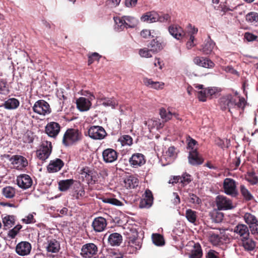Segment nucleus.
I'll return each instance as SVG.
<instances>
[{
  "mask_svg": "<svg viewBox=\"0 0 258 258\" xmlns=\"http://www.w3.org/2000/svg\"><path fill=\"white\" fill-rule=\"evenodd\" d=\"M22 221L26 224L34 223L35 222V220L32 214H29L25 218L22 219Z\"/></svg>",
  "mask_w": 258,
  "mask_h": 258,
  "instance_id": "55",
  "label": "nucleus"
},
{
  "mask_svg": "<svg viewBox=\"0 0 258 258\" xmlns=\"http://www.w3.org/2000/svg\"><path fill=\"white\" fill-rule=\"evenodd\" d=\"M100 102L104 106H110L112 108H115L116 106L118 105L117 101L113 98H102L100 100Z\"/></svg>",
  "mask_w": 258,
  "mask_h": 258,
  "instance_id": "39",
  "label": "nucleus"
},
{
  "mask_svg": "<svg viewBox=\"0 0 258 258\" xmlns=\"http://www.w3.org/2000/svg\"><path fill=\"white\" fill-rule=\"evenodd\" d=\"M195 37L192 35H190L189 40L186 43V48L188 49H191L195 44H194Z\"/></svg>",
  "mask_w": 258,
  "mask_h": 258,
  "instance_id": "59",
  "label": "nucleus"
},
{
  "mask_svg": "<svg viewBox=\"0 0 258 258\" xmlns=\"http://www.w3.org/2000/svg\"><path fill=\"white\" fill-rule=\"evenodd\" d=\"M63 161L58 158L51 160L47 167V169L49 173H54L59 171L63 167Z\"/></svg>",
  "mask_w": 258,
  "mask_h": 258,
  "instance_id": "20",
  "label": "nucleus"
},
{
  "mask_svg": "<svg viewBox=\"0 0 258 258\" xmlns=\"http://www.w3.org/2000/svg\"><path fill=\"white\" fill-rule=\"evenodd\" d=\"M194 62L197 65L205 68H213L215 66L212 61L204 57L197 56L194 59Z\"/></svg>",
  "mask_w": 258,
  "mask_h": 258,
  "instance_id": "23",
  "label": "nucleus"
},
{
  "mask_svg": "<svg viewBox=\"0 0 258 258\" xmlns=\"http://www.w3.org/2000/svg\"><path fill=\"white\" fill-rule=\"evenodd\" d=\"M31 250V245L26 241H22L19 243L16 247L17 253L21 256L29 254Z\"/></svg>",
  "mask_w": 258,
  "mask_h": 258,
  "instance_id": "18",
  "label": "nucleus"
},
{
  "mask_svg": "<svg viewBox=\"0 0 258 258\" xmlns=\"http://www.w3.org/2000/svg\"><path fill=\"white\" fill-rule=\"evenodd\" d=\"M144 124L148 126L149 129H152L154 127L158 128L160 124V123L159 119L156 118H152L145 121Z\"/></svg>",
  "mask_w": 258,
  "mask_h": 258,
  "instance_id": "42",
  "label": "nucleus"
},
{
  "mask_svg": "<svg viewBox=\"0 0 258 258\" xmlns=\"http://www.w3.org/2000/svg\"><path fill=\"white\" fill-rule=\"evenodd\" d=\"M6 157L13 165L14 168L17 169H22L28 165L27 159L22 156L7 155Z\"/></svg>",
  "mask_w": 258,
  "mask_h": 258,
  "instance_id": "6",
  "label": "nucleus"
},
{
  "mask_svg": "<svg viewBox=\"0 0 258 258\" xmlns=\"http://www.w3.org/2000/svg\"><path fill=\"white\" fill-rule=\"evenodd\" d=\"M17 182L18 185L23 189L29 188L32 184V180L27 174H22L18 176Z\"/></svg>",
  "mask_w": 258,
  "mask_h": 258,
  "instance_id": "17",
  "label": "nucleus"
},
{
  "mask_svg": "<svg viewBox=\"0 0 258 258\" xmlns=\"http://www.w3.org/2000/svg\"><path fill=\"white\" fill-rule=\"evenodd\" d=\"M7 82L4 80H0V94H6L8 89L6 87Z\"/></svg>",
  "mask_w": 258,
  "mask_h": 258,
  "instance_id": "56",
  "label": "nucleus"
},
{
  "mask_svg": "<svg viewBox=\"0 0 258 258\" xmlns=\"http://www.w3.org/2000/svg\"><path fill=\"white\" fill-rule=\"evenodd\" d=\"M127 238L128 239L127 250L129 253L135 252L142 246V240L138 237V233L134 228H127L125 231Z\"/></svg>",
  "mask_w": 258,
  "mask_h": 258,
  "instance_id": "2",
  "label": "nucleus"
},
{
  "mask_svg": "<svg viewBox=\"0 0 258 258\" xmlns=\"http://www.w3.org/2000/svg\"><path fill=\"white\" fill-rule=\"evenodd\" d=\"M115 25H114V29L115 31L120 32L123 31L124 29H126V25H125V23H124V19L122 17H116L113 18Z\"/></svg>",
  "mask_w": 258,
  "mask_h": 258,
  "instance_id": "33",
  "label": "nucleus"
},
{
  "mask_svg": "<svg viewBox=\"0 0 258 258\" xmlns=\"http://www.w3.org/2000/svg\"><path fill=\"white\" fill-rule=\"evenodd\" d=\"M107 226V222L105 218L102 217L95 218L92 222V226L96 232L103 231Z\"/></svg>",
  "mask_w": 258,
  "mask_h": 258,
  "instance_id": "15",
  "label": "nucleus"
},
{
  "mask_svg": "<svg viewBox=\"0 0 258 258\" xmlns=\"http://www.w3.org/2000/svg\"><path fill=\"white\" fill-rule=\"evenodd\" d=\"M169 33L177 40H180L185 35L183 29L178 25H173L169 27Z\"/></svg>",
  "mask_w": 258,
  "mask_h": 258,
  "instance_id": "21",
  "label": "nucleus"
},
{
  "mask_svg": "<svg viewBox=\"0 0 258 258\" xmlns=\"http://www.w3.org/2000/svg\"><path fill=\"white\" fill-rule=\"evenodd\" d=\"M217 255H216V252L213 250H210L208 252L206 258H217Z\"/></svg>",
  "mask_w": 258,
  "mask_h": 258,
  "instance_id": "64",
  "label": "nucleus"
},
{
  "mask_svg": "<svg viewBox=\"0 0 258 258\" xmlns=\"http://www.w3.org/2000/svg\"><path fill=\"white\" fill-rule=\"evenodd\" d=\"M97 251V246L93 243H89L82 246L81 254L84 258H91L96 255Z\"/></svg>",
  "mask_w": 258,
  "mask_h": 258,
  "instance_id": "11",
  "label": "nucleus"
},
{
  "mask_svg": "<svg viewBox=\"0 0 258 258\" xmlns=\"http://www.w3.org/2000/svg\"><path fill=\"white\" fill-rule=\"evenodd\" d=\"M188 255L189 258H201L203 252L200 245L198 243L195 244Z\"/></svg>",
  "mask_w": 258,
  "mask_h": 258,
  "instance_id": "32",
  "label": "nucleus"
},
{
  "mask_svg": "<svg viewBox=\"0 0 258 258\" xmlns=\"http://www.w3.org/2000/svg\"><path fill=\"white\" fill-rule=\"evenodd\" d=\"M213 220L216 223H219L222 221L223 218V214L221 212H216L212 215Z\"/></svg>",
  "mask_w": 258,
  "mask_h": 258,
  "instance_id": "54",
  "label": "nucleus"
},
{
  "mask_svg": "<svg viewBox=\"0 0 258 258\" xmlns=\"http://www.w3.org/2000/svg\"><path fill=\"white\" fill-rule=\"evenodd\" d=\"M189 202L192 204H199L201 202V200L196 195L191 194L189 196Z\"/></svg>",
  "mask_w": 258,
  "mask_h": 258,
  "instance_id": "58",
  "label": "nucleus"
},
{
  "mask_svg": "<svg viewBox=\"0 0 258 258\" xmlns=\"http://www.w3.org/2000/svg\"><path fill=\"white\" fill-rule=\"evenodd\" d=\"M45 244V247L49 252L57 253L60 248L59 242L54 239H47Z\"/></svg>",
  "mask_w": 258,
  "mask_h": 258,
  "instance_id": "19",
  "label": "nucleus"
},
{
  "mask_svg": "<svg viewBox=\"0 0 258 258\" xmlns=\"http://www.w3.org/2000/svg\"><path fill=\"white\" fill-rule=\"evenodd\" d=\"M138 0H125V6L128 8L134 7L137 3Z\"/></svg>",
  "mask_w": 258,
  "mask_h": 258,
  "instance_id": "61",
  "label": "nucleus"
},
{
  "mask_svg": "<svg viewBox=\"0 0 258 258\" xmlns=\"http://www.w3.org/2000/svg\"><path fill=\"white\" fill-rule=\"evenodd\" d=\"M244 38L248 41H251L255 40L256 38V37L250 33L247 32V33H245Z\"/></svg>",
  "mask_w": 258,
  "mask_h": 258,
  "instance_id": "62",
  "label": "nucleus"
},
{
  "mask_svg": "<svg viewBox=\"0 0 258 258\" xmlns=\"http://www.w3.org/2000/svg\"><path fill=\"white\" fill-rule=\"evenodd\" d=\"M103 202L105 203L110 204L113 205L120 206L122 205V203L119 200L113 198H107L103 200Z\"/></svg>",
  "mask_w": 258,
  "mask_h": 258,
  "instance_id": "53",
  "label": "nucleus"
},
{
  "mask_svg": "<svg viewBox=\"0 0 258 258\" xmlns=\"http://www.w3.org/2000/svg\"><path fill=\"white\" fill-rule=\"evenodd\" d=\"M235 234L237 235L236 237L239 238L241 240L242 238L249 236V231L248 227L243 224H238L233 230Z\"/></svg>",
  "mask_w": 258,
  "mask_h": 258,
  "instance_id": "16",
  "label": "nucleus"
},
{
  "mask_svg": "<svg viewBox=\"0 0 258 258\" xmlns=\"http://www.w3.org/2000/svg\"><path fill=\"white\" fill-rule=\"evenodd\" d=\"M3 222L6 228H10L15 224V217L13 215L6 216L3 218Z\"/></svg>",
  "mask_w": 258,
  "mask_h": 258,
  "instance_id": "40",
  "label": "nucleus"
},
{
  "mask_svg": "<svg viewBox=\"0 0 258 258\" xmlns=\"http://www.w3.org/2000/svg\"><path fill=\"white\" fill-rule=\"evenodd\" d=\"M123 18L124 20V23H125V25H126V29L128 28H135L138 24V20L134 17L130 16H123Z\"/></svg>",
  "mask_w": 258,
  "mask_h": 258,
  "instance_id": "35",
  "label": "nucleus"
},
{
  "mask_svg": "<svg viewBox=\"0 0 258 258\" xmlns=\"http://www.w3.org/2000/svg\"><path fill=\"white\" fill-rule=\"evenodd\" d=\"M215 46V43L210 38L205 41L202 48V51L205 54H210Z\"/></svg>",
  "mask_w": 258,
  "mask_h": 258,
  "instance_id": "34",
  "label": "nucleus"
},
{
  "mask_svg": "<svg viewBox=\"0 0 258 258\" xmlns=\"http://www.w3.org/2000/svg\"><path fill=\"white\" fill-rule=\"evenodd\" d=\"M188 161L191 165H198L203 163V159L199 156L197 150H193L189 151Z\"/></svg>",
  "mask_w": 258,
  "mask_h": 258,
  "instance_id": "25",
  "label": "nucleus"
},
{
  "mask_svg": "<svg viewBox=\"0 0 258 258\" xmlns=\"http://www.w3.org/2000/svg\"><path fill=\"white\" fill-rule=\"evenodd\" d=\"M185 217L189 222L194 223L197 218V212L191 209H187L185 212Z\"/></svg>",
  "mask_w": 258,
  "mask_h": 258,
  "instance_id": "41",
  "label": "nucleus"
},
{
  "mask_svg": "<svg viewBox=\"0 0 258 258\" xmlns=\"http://www.w3.org/2000/svg\"><path fill=\"white\" fill-rule=\"evenodd\" d=\"M165 156L169 158L171 160H174L177 156V151L173 146L168 148V150L165 153Z\"/></svg>",
  "mask_w": 258,
  "mask_h": 258,
  "instance_id": "45",
  "label": "nucleus"
},
{
  "mask_svg": "<svg viewBox=\"0 0 258 258\" xmlns=\"http://www.w3.org/2000/svg\"><path fill=\"white\" fill-rule=\"evenodd\" d=\"M209 240L213 245H217L221 242V237L218 234L210 232Z\"/></svg>",
  "mask_w": 258,
  "mask_h": 258,
  "instance_id": "44",
  "label": "nucleus"
},
{
  "mask_svg": "<svg viewBox=\"0 0 258 258\" xmlns=\"http://www.w3.org/2000/svg\"><path fill=\"white\" fill-rule=\"evenodd\" d=\"M240 190L242 196L243 197L245 200L250 201L252 199V195L244 185H240Z\"/></svg>",
  "mask_w": 258,
  "mask_h": 258,
  "instance_id": "43",
  "label": "nucleus"
},
{
  "mask_svg": "<svg viewBox=\"0 0 258 258\" xmlns=\"http://www.w3.org/2000/svg\"><path fill=\"white\" fill-rule=\"evenodd\" d=\"M246 20L251 23H255L258 22V13L256 12H250L246 15Z\"/></svg>",
  "mask_w": 258,
  "mask_h": 258,
  "instance_id": "48",
  "label": "nucleus"
},
{
  "mask_svg": "<svg viewBox=\"0 0 258 258\" xmlns=\"http://www.w3.org/2000/svg\"><path fill=\"white\" fill-rule=\"evenodd\" d=\"M216 205L220 210H227L234 208L232 201L229 198L219 195L216 198Z\"/></svg>",
  "mask_w": 258,
  "mask_h": 258,
  "instance_id": "9",
  "label": "nucleus"
},
{
  "mask_svg": "<svg viewBox=\"0 0 258 258\" xmlns=\"http://www.w3.org/2000/svg\"><path fill=\"white\" fill-rule=\"evenodd\" d=\"M178 178L180 179V183H181L183 186L187 185L192 180L191 175L186 173H183L182 176Z\"/></svg>",
  "mask_w": 258,
  "mask_h": 258,
  "instance_id": "50",
  "label": "nucleus"
},
{
  "mask_svg": "<svg viewBox=\"0 0 258 258\" xmlns=\"http://www.w3.org/2000/svg\"><path fill=\"white\" fill-rule=\"evenodd\" d=\"M22 228L21 225H17L13 229L10 230L8 233V236L11 238H14L19 232V230Z\"/></svg>",
  "mask_w": 258,
  "mask_h": 258,
  "instance_id": "51",
  "label": "nucleus"
},
{
  "mask_svg": "<svg viewBox=\"0 0 258 258\" xmlns=\"http://www.w3.org/2000/svg\"><path fill=\"white\" fill-rule=\"evenodd\" d=\"M16 189L10 186L4 187L2 189V194L7 199H12L16 195Z\"/></svg>",
  "mask_w": 258,
  "mask_h": 258,
  "instance_id": "36",
  "label": "nucleus"
},
{
  "mask_svg": "<svg viewBox=\"0 0 258 258\" xmlns=\"http://www.w3.org/2000/svg\"><path fill=\"white\" fill-rule=\"evenodd\" d=\"M129 162L133 167L141 166L145 163L144 156L141 153L134 154L130 158Z\"/></svg>",
  "mask_w": 258,
  "mask_h": 258,
  "instance_id": "22",
  "label": "nucleus"
},
{
  "mask_svg": "<svg viewBox=\"0 0 258 258\" xmlns=\"http://www.w3.org/2000/svg\"><path fill=\"white\" fill-rule=\"evenodd\" d=\"M102 157L103 160L105 163H113L117 160L118 153L115 150L112 148H107L103 151Z\"/></svg>",
  "mask_w": 258,
  "mask_h": 258,
  "instance_id": "12",
  "label": "nucleus"
},
{
  "mask_svg": "<svg viewBox=\"0 0 258 258\" xmlns=\"http://www.w3.org/2000/svg\"><path fill=\"white\" fill-rule=\"evenodd\" d=\"M208 97L206 89L202 90L198 93V98L200 101L203 102L206 101V98Z\"/></svg>",
  "mask_w": 258,
  "mask_h": 258,
  "instance_id": "57",
  "label": "nucleus"
},
{
  "mask_svg": "<svg viewBox=\"0 0 258 258\" xmlns=\"http://www.w3.org/2000/svg\"><path fill=\"white\" fill-rule=\"evenodd\" d=\"M152 51L148 48H144L143 49H140L139 50V54L141 57L149 58L152 56L151 54Z\"/></svg>",
  "mask_w": 258,
  "mask_h": 258,
  "instance_id": "52",
  "label": "nucleus"
},
{
  "mask_svg": "<svg viewBox=\"0 0 258 258\" xmlns=\"http://www.w3.org/2000/svg\"><path fill=\"white\" fill-rule=\"evenodd\" d=\"M108 242L112 246H118L122 241V236L118 233H113L108 237Z\"/></svg>",
  "mask_w": 258,
  "mask_h": 258,
  "instance_id": "30",
  "label": "nucleus"
},
{
  "mask_svg": "<svg viewBox=\"0 0 258 258\" xmlns=\"http://www.w3.org/2000/svg\"><path fill=\"white\" fill-rule=\"evenodd\" d=\"M72 179L62 180L58 182L59 189L61 191H66L72 186L74 183Z\"/></svg>",
  "mask_w": 258,
  "mask_h": 258,
  "instance_id": "37",
  "label": "nucleus"
},
{
  "mask_svg": "<svg viewBox=\"0 0 258 258\" xmlns=\"http://www.w3.org/2000/svg\"><path fill=\"white\" fill-rule=\"evenodd\" d=\"M152 241L153 243L157 246H162L164 245V241L163 237L159 234H153Z\"/></svg>",
  "mask_w": 258,
  "mask_h": 258,
  "instance_id": "46",
  "label": "nucleus"
},
{
  "mask_svg": "<svg viewBox=\"0 0 258 258\" xmlns=\"http://www.w3.org/2000/svg\"><path fill=\"white\" fill-rule=\"evenodd\" d=\"M143 198L141 200L139 207L140 208H149L153 204V197L152 192L149 190H146Z\"/></svg>",
  "mask_w": 258,
  "mask_h": 258,
  "instance_id": "14",
  "label": "nucleus"
},
{
  "mask_svg": "<svg viewBox=\"0 0 258 258\" xmlns=\"http://www.w3.org/2000/svg\"><path fill=\"white\" fill-rule=\"evenodd\" d=\"M60 126L56 122H50L45 126L46 134L50 137L55 138L60 132Z\"/></svg>",
  "mask_w": 258,
  "mask_h": 258,
  "instance_id": "13",
  "label": "nucleus"
},
{
  "mask_svg": "<svg viewBox=\"0 0 258 258\" xmlns=\"http://www.w3.org/2000/svg\"><path fill=\"white\" fill-rule=\"evenodd\" d=\"M240 245L245 250L248 251H252L256 246L255 242L249 236L241 239L240 240Z\"/></svg>",
  "mask_w": 258,
  "mask_h": 258,
  "instance_id": "24",
  "label": "nucleus"
},
{
  "mask_svg": "<svg viewBox=\"0 0 258 258\" xmlns=\"http://www.w3.org/2000/svg\"><path fill=\"white\" fill-rule=\"evenodd\" d=\"M33 110L35 113L42 116L49 114L51 111L49 104L44 100L37 101L33 106Z\"/></svg>",
  "mask_w": 258,
  "mask_h": 258,
  "instance_id": "5",
  "label": "nucleus"
},
{
  "mask_svg": "<svg viewBox=\"0 0 258 258\" xmlns=\"http://www.w3.org/2000/svg\"><path fill=\"white\" fill-rule=\"evenodd\" d=\"M219 104L222 110L228 109L229 112L232 113L233 109H243L245 105V100L243 97H239L237 101L231 94H227L220 98Z\"/></svg>",
  "mask_w": 258,
  "mask_h": 258,
  "instance_id": "1",
  "label": "nucleus"
},
{
  "mask_svg": "<svg viewBox=\"0 0 258 258\" xmlns=\"http://www.w3.org/2000/svg\"><path fill=\"white\" fill-rule=\"evenodd\" d=\"M246 180L252 185L258 182V177L253 172H248L245 177Z\"/></svg>",
  "mask_w": 258,
  "mask_h": 258,
  "instance_id": "47",
  "label": "nucleus"
},
{
  "mask_svg": "<svg viewBox=\"0 0 258 258\" xmlns=\"http://www.w3.org/2000/svg\"><path fill=\"white\" fill-rule=\"evenodd\" d=\"M122 146H131L133 144V139L128 135H123L119 139Z\"/></svg>",
  "mask_w": 258,
  "mask_h": 258,
  "instance_id": "49",
  "label": "nucleus"
},
{
  "mask_svg": "<svg viewBox=\"0 0 258 258\" xmlns=\"http://www.w3.org/2000/svg\"><path fill=\"white\" fill-rule=\"evenodd\" d=\"M243 218L245 223L249 225L251 233L258 234V220L256 217L249 213H246Z\"/></svg>",
  "mask_w": 258,
  "mask_h": 258,
  "instance_id": "8",
  "label": "nucleus"
},
{
  "mask_svg": "<svg viewBox=\"0 0 258 258\" xmlns=\"http://www.w3.org/2000/svg\"><path fill=\"white\" fill-rule=\"evenodd\" d=\"M236 187V182L234 180L229 178H227L224 180L223 188L224 192L226 195L233 197H236L238 194Z\"/></svg>",
  "mask_w": 258,
  "mask_h": 258,
  "instance_id": "10",
  "label": "nucleus"
},
{
  "mask_svg": "<svg viewBox=\"0 0 258 258\" xmlns=\"http://www.w3.org/2000/svg\"><path fill=\"white\" fill-rule=\"evenodd\" d=\"M160 115L162 119L165 121L170 120L173 116L178 119V114L175 112H172L170 109H166L162 108L160 109Z\"/></svg>",
  "mask_w": 258,
  "mask_h": 258,
  "instance_id": "26",
  "label": "nucleus"
},
{
  "mask_svg": "<svg viewBox=\"0 0 258 258\" xmlns=\"http://www.w3.org/2000/svg\"><path fill=\"white\" fill-rule=\"evenodd\" d=\"M20 102L18 99L12 98L6 100L3 105H0V107L4 106L6 109L12 110L17 108Z\"/></svg>",
  "mask_w": 258,
  "mask_h": 258,
  "instance_id": "29",
  "label": "nucleus"
},
{
  "mask_svg": "<svg viewBox=\"0 0 258 258\" xmlns=\"http://www.w3.org/2000/svg\"><path fill=\"white\" fill-rule=\"evenodd\" d=\"M170 19V17L168 14H163L161 16L159 15V19L158 20V21L160 22H165L168 21Z\"/></svg>",
  "mask_w": 258,
  "mask_h": 258,
  "instance_id": "60",
  "label": "nucleus"
},
{
  "mask_svg": "<svg viewBox=\"0 0 258 258\" xmlns=\"http://www.w3.org/2000/svg\"><path fill=\"white\" fill-rule=\"evenodd\" d=\"M144 84L150 88L155 89H162L164 86V83L160 82H154L152 79L147 78L143 80Z\"/></svg>",
  "mask_w": 258,
  "mask_h": 258,
  "instance_id": "31",
  "label": "nucleus"
},
{
  "mask_svg": "<svg viewBox=\"0 0 258 258\" xmlns=\"http://www.w3.org/2000/svg\"><path fill=\"white\" fill-rule=\"evenodd\" d=\"M81 138L82 134L78 130L68 129L63 135L62 143L65 146H68L80 141Z\"/></svg>",
  "mask_w": 258,
  "mask_h": 258,
  "instance_id": "3",
  "label": "nucleus"
},
{
  "mask_svg": "<svg viewBox=\"0 0 258 258\" xmlns=\"http://www.w3.org/2000/svg\"><path fill=\"white\" fill-rule=\"evenodd\" d=\"M158 14L153 11L147 12L141 17L142 21L148 23H154L158 21Z\"/></svg>",
  "mask_w": 258,
  "mask_h": 258,
  "instance_id": "28",
  "label": "nucleus"
},
{
  "mask_svg": "<svg viewBox=\"0 0 258 258\" xmlns=\"http://www.w3.org/2000/svg\"><path fill=\"white\" fill-rule=\"evenodd\" d=\"M197 143V141L192 139H190L188 143V147L189 149H191V151L197 150L196 149H195V146Z\"/></svg>",
  "mask_w": 258,
  "mask_h": 258,
  "instance_id": "63",
  "label": "nucleus"
},
{
  "mask_svg": "<svg viewBox=\"0 0 258 258\" xmlns=\"http://www.w3.org/2000/svg\"><path fill=\"white\" fill-rule=\"evenodd\" d=\"M52 144L50 142L43 141L39 149L36 151L37 157L42 161L48 159L52 152Z\"/></svg>",
  "mask_w": 258,
  "mask_h": 258,
  "instance_id": "4",
  "label": "nucleus"
},
{
  "mask_svg": "<svg viewBox=\"0 0 258 258\" xmlns=\"http://www.w3.org/2000/svg\"><path fill=\"white\" fill-rule=\"evenodd\" d=\"M148 46L153 52H157L163 48L162 43L159 42L157 39L152 40Z\"/></svg>",
  "mask_w": 258,
  "mask_h": 258,
  "instance_id": "38",
  "label": "nucleus"
},
{
  "mask_svg": "<svg viewBox=\"0 0 258 258\" xmlns=\"http://www.w3.org/2000/svg\"><path fill=\"white\" fill-rule=\"evenodd\" d=\"M91 105L90 101L85 97H80L77 100L78 108L82 111H87Z\"/></svg>",
  "mask_w": 258,
  "mask_h": 258,
  "instance_id": "27",
  "label": "nucleus"
},
{
  "mask_svg": "<svg viewBox=\"0 0 258 258\" xmlns=\"http://www.w3.org/2000/svg\"><path fill=\"white\" fill-rule=\"evenodd\" d=\"M88 134L89 137L94 140H102L107 135L104 128L98 125L91 126L88 131Z\"/></svg>",
  "mask_w": 258,
  "mask_h": 258,
  "instance_id": "7",
  "label": "nucleus"
}]
</instances>
